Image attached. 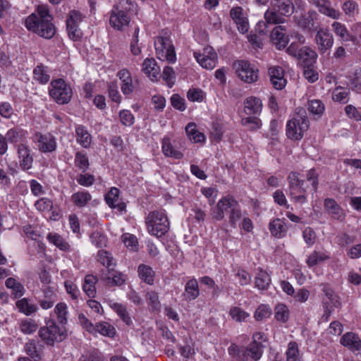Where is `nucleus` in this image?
I'll use <instances>...</instances> for the list:
<instances>
[{"label": "nucleus", "instance_id": "864d4df0", "mask_svg": "<svg viewBox=\"0 0 361 361\" xmlns=\"http://www.w3.org/2000/svg\"><path fill=\"white\" fill-rule=\"evenodd\" d=\"M5 284L8 288L13 290V294L15 298H20L25 293L24 286L13 278L6 279Z\"/></svg>", "mask_w": 361, "mask_h": 361}, {"label": "nucleus", "instance_id": "7c9ffc66", "mask_svg": "<svg viewBox=\"0 0 361 361\" xmlns=\"http://www.w3.org/2000/svg\"><path fill=\"white\" fill-rule=\"evenodd\" d=\"M200 294L197 281L193 278L190 279L185 286L183 295L187 300H194Z\"/></svg>", "mask_w": 361, "mask_h": 361}, {"label": "nucleus", "instance_id": "6e6d98bb", "mask_svg": "<svg viewBox=\"0 0 361 361\" xmlns=\"http://www.w3.org/2000/svg\"><path fill=\"white\" fill-rule=\"evenodd\" d=\"M332 30L335 35L339 37L342 41H348L350 36L347 27L340 22L334 21L331 24Z\"/></svg>", "mask_w": 361, "mask_h": 361}, {"label": "nucleus", "instance_id": "09e8293b", "mask_svg": "<svg viewBox=\"0 0 361 361\" xmlns=\"http://www.w3.org/2000/svg\"><path fill=\"white\" fill-rule=\"evenodd\" d=\"M25 136V131L23 129L16 127L9 129L6 133V138L8 142L11 144H16L20 142Z\"/></svg>", "mask_w": 361, "mask_h": 361}, {"label": "nucleus", "instance_id": "79ce46f5", "mask_svg": "<svg viewBox=\"0 0 361 361\" xmlns=\"http://www.w3.org/2000/svg\"><path fill=\"white\" fill-rule=\"evenodd\" d=\"M185 132L188 138L194 142H202L205 140L204 135L197 130L195 123H189L185 127Z\"/></svg>", "mask_w": 361, "mask_h": 361}, {"label": "nucleus", "instance_id": "0eeeda50", "mask_svg": "<svg viewBox=\"0 0 361 361\" xmlns=\"http://www.w3.org/2000/svg\"><path fill=\"white\" fill-rule=\"evenodd\" d=\"M233 68L238 78L246 83H252L259 78V70L248 61L238 60L233 63Z\"/></svg>", "mask_w": 361, "mask_h": 361}, {"label": "nucleus", "instance_id": "a18cd8bd", "mask_svg": "<svg viewBox=\"0 0 361 361\" xmlns=\"http://www.w3.org/2000/svg\"><path fill=\"white\" fill-rule=\"evenodd\" d=\"M16 305L18 310L25 315H30L35 313L38 310L37 306L30 303L27 298H23L16 301Z\"/></svg>", "mask_w": 361, "mask_h": 361}, {"label": "nucleus", "instance_id": "473e14b6", "mask_svg": "<svg viewBox=\"0 0 361 361\" xmlns=\"http://www.w3.org/2000/svg\"><path fill=\"white\" fill-rule=\"evenodd\" d=\"M272 8L285 16H290L293 11V5L290 0H273Z\"/></svg>", "mask_w": 361, "mask_h": 361}, {"label": "nucleus", "instance_id": "f03ea898", "mask_svg": "<svg viewBox=\"0 0 361 361\" xmlns=\"http://www.w3.org/2000/svg\"><path fill=\"white\" fill-rule=\"evenodd\" d=\"M309 126L306 110L302 107L296 108L293 118L286 124V135L291 140H301Z\"/></svg>", "mask_w": 361, "mask_h": 361}, {"label": "nucleus", "instance_id": "3c124183", "mask_svg": "<svg viewBox=\"0 0 361 361\" xmlns=\"http://www.w3.org/2000/svg\"><path fill=\"white\" fill-rule=\"evenodd\" d=\"M26 353L35 361H39L42 358L41 348H38L34 340H30L25 345Z\"/></svg>", "mask_w": 361, "mask_h": 361}, {"label": "nucleus", "instance_id": "ea45409f", "mask_svg": "<svg viewBox=\"0 0 361 361\" xmlns=\"http://www.w3.org/2000/svg\"><path fill=\"white\" fill-rule=\"evenodd\" d=\"M95 334L99 333L104 336L113 338L116 335L114 326L106 322H97L94 325Z\"/></svg>", "mask_w": 361, "mask_h": 361}, {"label": "nucleus", "instance_id": "9b49d317", "mask_svg": "<svg viewBox=\"0 0 361 361\" xmlns=\"http://www.w3.org/2000/svg\"><path fill=\"white\" fill-rule=\"evenodd\" d=\"M238 202L231 195H226L222 197L216 204V208L212 212L214 219L216 221H221L224 218V214H227L228 216L231 214L233 209H234L237 206Z\"/></svg>", "mask_w": 361, "mask_h": 361}, {"label": "nucleus", "instance_id": "58836bf2", "mask_svg": "<svg viewBox=\"0 0 361 361\" xmlns=\"http://www.w3.org/2000/svg\"><path fill=\"white\" fill-rule=\"evenodd\" d=\"M139 277L145 283L152 285L154 283V271L152 267L145 265L140 264L137 269Z\"/></svg>", "mask_w": 361, "mask_h": 361}, {"label": "nucleus", "instance_id": "39448f33", "mask_svg": "<svg viewBox=\"0 0 361 361\" xmlns=\"http://www.w3.org/2000/svg\"><path fill=\"white\" fill-rule=\"evenodd\" d=\"M288 195L291 200L299 204H303L307 202V192L304 186L305 180H300L296 172H291L288 176Z\"/></svg>", "mask_w": 361, "mask_h": 361}, {"label": "nucleus", "instance_id": "cd10ccee", "mask_svg": "<svg viewBox=\"0 0 361 361\" xmlns=\"http://www.w3.org/2000/svg\"><path fill=\"white\" fill-rule=\"evenodd\" d=\"M341 343L353 351L361 350V340L353 332L345 334L341 338Z\"/></svg>", "mask_w": 361, "mask_h": 361}, {"label": "nucleus", "instance_id": "bb28decb", "mask_svg": "<svg viewBox=\"0 0 361 361\" xmlns=\"http://www.w3.org/2000/svg\"><path fill=\"white\" fill-rule=\"evenodd\" d=\"M269 229L271 234L277 238H283L288 231L284 219L276 218L270 221Z\"/></svg>", "mask_w": 361, "mask_h": 361}, {"label": "nucleus", "instance_id": "774afa93", "mask_svg": "<svg viewBox=\"0 0 361 361\" xmlns=\"http://www.w3.org/2000/svg\"><path fill=\"white\" fill-rule=\"evenodd\" d=\"M109 97L111 99L116 103H120L121 101V96L118 90V84L116 81L111 82L108 85Z\"/></svg>", "mask_w": 361, "mask_h": 361}, {"label": "nucleus", "instance_id": "a211bd4d", "mask_svg": "<svg viewBox=\"0 0 361 361\" xmlns=\"http://www.w3.org/2000/svg\"><path fill=\"white\" fill-rule=\"evenodd\" d=\"M100 279L108 285L121 286L126 281L127 277L121 272L110 269H102L100 274Z\"/></svg>", "mask_w": 361, "mask_h": 361}, {"label": "nucleus", "instance_id": "2f4dec72", "mask_svg": "<svg viewBox=\"0 0 361 361\" xmlns=\"http://www.w3.org/2000/svg\"><path fill=\"white\" fill-rule=\"evenodd\" d=\"M76 140L85 148H88L92 142V136L83 126L75 128Z\"/></svg>", "mask_w": 361, "mask_h": 361}, {"label": "nucleus", "instance_id": "c756f323", "mask_svg": "<svg viewBox=\"0 0 361 361\" xmlns=\"http://www.w3.org/2000/svg\"><path fill=\"white\" fill-rule=\"evenodd\" d=\"M271 281L269 274L266 271L259 269L255 278V287L261 290H267L270 286Z\"/></svg>", "mask_w": 361, "mask_h": 361}, {"label": "nucleus", "instance_id": "052dcab7", "mask_svg": "<svg viewBox=\"0 0 361 361\" xmlns=\"http://www.w3.org/2000/svg\"><path fill=\"white\" fill-rule=\"evenodd\" d=\"M244 214L241 211L240 206L238 203L235 208L228 216V222L233 228H236L238 223L243 218Z\"/></svg>", "mask_w": 361, "mask_h": 361}, {"label": "nucleus", "instance_id": "49530a36", "mask_svg": "<svg viewBox=\"0 0 361 361\" xmlns=\"http://www.w3.org/2000/svg\"><path fill=\"white\" fill-rule=\"evenodd\" d=\"M47 238L49 243L54 244L61 250L66 251L70 248L69 244L58 233H49Z\"/></svg>", "mask_w": 361, "mask_h": 361}, {"label": "nucleus", "instance_id": "423d86ee", "mask_svg": "<svg viewBox=\"0 0 361 361\" xmlns=\"http://www.w3.org/2000/svg\"><path fill=\"white\" fill-rule=\"evenodd\" d=\"M40 338L47 345H53L55 342H61L66 338V329L59 326L53 320L47 323V326L40 328L38 332Z\"/></svg>", "mask_w": 361, "mask_h": 361}, {"label": "nucleus", "instance_id": "de8ad7c7", "mask_svg": "<svg viewBox=\"0 0 361 361\" xmlns=\"http://www.w3.org/2000/svg\"><path fill=\"white\" fill-rule=\"evenodd\" d=\"M34 79L42 84H46L50 79L47 68L42 64L37 66L33 71Z\"/></svg>", "mask_w": 361, "mask_h": 361}, {"label": "nucleus", "instance_id": "4468645a", "mask_svg": "<svg viewBox=\"0 0 361 361\" xmlns=\"http://www.w3.org/2000/svg\"><path fill=\"white\" fill-rule=\"evenodd\" d=\"M193 55L199 64L204 68L212 70L216 66L217 54L211 47L204 48L202 54L195 51Z\"/></svg>", "mask_w": 361, "mask_h": 361}, {"label": "nucleus", "instance_id": "bf43d9fd", "mask_svg": "<svg viewBox=\"0 0 361 361\" xmlns=\"http://www.w3.org/2000/svg\"><path fill=\"white\" fill-rule=\"evenodd\" d=\"M241 123L250 130H256L261 127V121L256 116H247L243 118Z\"/></svg>", "mask_w": 361, "mask_h": 361}, {"label": "nucleus", "instance_id": "6e6552de", "mask_svg": "<svg viewBox=\"0 0 361 361\" xmlns=\"http://www.w3.org/2000/svg\"><path fill=\"white\" fill-rule=\"evenodd\" d=\"M125 4H130V0H121L118 4L114 6L110 18L109 23L115 29L122 30L124 27L128 25L130 18L128 13L121 8Z\"/></svg>", "mask_w": 361, "mask_h": 361}, {"label": "nucleus", "instance_id": "69168bd1", "mask_svg": "<svg viewBox=\"0 0 361 361\" xmlns=\"http://www.w3.org/2000/svg\"><path fill=\"white\" fill-rule=\"evenodd\" d=\"M308 110L313 114L321 116L324 111V105L320 100H310L308 102Z\"/></svg>", "mask_w": 361, "mask_h": 361}, {"label": "nucleus", "instance_id": "f3484780", "mask_svg": "<svg viewBox=\"0 0 361 361\" xmlns=\"http://www.w3.org/2000/svg\"><path fill=\"white\" fill-rule=\"evenodd\" d=\"M322 291L324 293L322 304L325 314L329 316L334 308H340L341 303L339 301L338 295L328 286H324Z\"/></svg>", "mask_w": 361, "mask_h": 361}, {"label": "nucleus", "instance_id": "aec40b11", "mask_svg": "<svg viewBox=\"0 0 361 361\" xmlns=\"http://www.w3.org/2000/svg\"><path fill=\"white\" fill-rule=\"evenodd\" d=\"M270 38L278 49L285 48L289 41L286 26L276 25L271 31Z\"/></svg>", "mask_w": 361, "mask_h": 361}, {"label": "nucleus", "instance_id": "dca6fc26", "mask_svg": "<svg viewBox=\"0 0 361 361\" xmlns=\"http://www.w3.org/2000/svg\"><path fill=\"white\" fill-rule=\"evenodd\" d=\"M35 142L37 144L39 152L42 153L53 152L57 147L56 137L51 133H36Z\"/></svg>", "mask_w": 361, "mask_h": 361}, {"label": "nucleus", "instance_id": "f257e3e1", "mask_svg": "<svg viewBox=\"0 0 361 361\" xmlns=\"http://www.w3.org/2000/svg\"><path fill=\"white\" fill-rule=\"evenodd\" d=\"M53 17L47 6H38L36 12L27 17L25 27L30 31L45 39L52 38L56 28L52 23Z\"/></svg>", "mask_w": 361, "mask_h": 361}, {"label": "nucleus", "instance_id": "e433bc0d", "mask_svg": "<svg viewBox=\"0 0 361 361\" xmlns=\"http://www.w3.org/2000/svg\"><path fill=\"white\" fill-rule=\"evenodd\" d=\"M97 282V278L93 275L88 274L85 276L84 283L82 285L83 291L89 298H94L96 295L95 285Z\"/></svg>", "mask_w": 361, "mask_h": 361}, {"label": "nucleus", "instance_id": "4be33fe9", "mask_svg": "<svg viewBox=\"0 0 361 361\" xmlns=\"http://www.w3.org/2000/svg\"><path fill=\"white\" fill-rule=\"evenodd\" d=\"M117 77L121 81V89L122 92L126 95L131 94L135 87V83L137 80H135L134 82L131 74L128 69L119 71L117 73Z\"/></svg>", "mask_w": 361, "mask_h": 361}, {"label": "nucleus", "instance_id": "6ab92c4d", "mask_svg": "<svg viewBox=\"0 0 361 361\" xmlns=\"http://www.w3.org/2000/svg\"><path fill=\"white\" fill-rule=\"evenodd\" d=\"M42 295L37 298V302L42 309L49 310L57 302V293L49 286H42Z\"/></svg>", "mask_w": 361, "mask_h": 361}, {"label": "nucleus", "instance_id": "37998d69", "mask_svg": "<svg viewBox=\"0 0 361 361\" xmlns=\"http://www.w3.org/2000/svg\"><path fill=\"white\" fill-rule=\"evenodd\" d=\"M350 90L341 86L336 87L332 92V99L341 104H346L349 101Z\"/></svg>", "mask_w": 361, "mask_h": 361}, {"label": "nucleus", "instance_id": "c85d7f7f", "mask_svg": "<svg viewBox=\"0 0 361 361\" xmlns=\"http://www.w3.org/2000/svg\"><path fill=\"white\" fill-rule=\"evenodd\" d=\"M142 71L151 78L157 80L160 72V68L157 65L154 59L147 58L142 63Z\"/></svg>", "mask_w": 361, "mask_h": 361}, {"label": "nucleus", "instance_id": "412c9836", "mask_svg": "<svg viewBox=\"0 0 361 361\" xmlns=\"http://www.w3.org/2000/svg\"><path fill=\"white\" fill-rule=\"evenodd\" d=\"M120 191L117 188L113 187L105 195L106 204L112 209H116L120 213L125 212L126 204L119 197Z\"/></svg>", "mask_w": 361, "mask_h": 361}, {"label": "nucleus", "instance_id": "4d7b16f0", "mask_svg": "<svg viewBox=\"0 0 361 361\" xmlns=\"http://www.w3.org/2000/svg\"><path fill=\"white\" fill-rule=\"evenodd\" d=\"M74 163L75 167L81 170L82 173L85 172L90 166L87 155L82 152H76Z\"/></svg>", "mask_w": 361, "mask_h": 361}, {"label": "nucleus", "instance_id": "ddd939ff", "mask_svg": "<svg viewBox=\"0 0 361 361\" xmlns=\"http://www.w3.org/2000/svg\"><path fill=\"white\" fill-rule=\"evenodd\" d=\"M16 149L20 168L25 171L32 169L34 159L30 147L25 143L16 144Z\"/></svg>", "mask_w": 361, "mask_h": 361}, {"label": "nucleus", "instance_id": "c9c22d12", "mask_svg": "<svg viewBox=\"0 0 361 361\" xmlns=\"http://www.w3.org/2000/svg\"><path fill=\"white\" fill-rule=\"evenodd\" d=\"M263 345L260 342H251L246 348L244 355L250 356L252 360H259L263 353Z\"/></svg>", "mask_w": 361, "mask_h": 361}, {"label": "nucleus", "instance_id": "338daca9", "mask_svg": "<svg viewBox=\"0 0 361 361\" xmlns=\"http://www.w3.org/2000/svg\"><path fill=\"white\" fill-rule=\"evenodd\" d=\"M229 314L233 319L240 322L245 321L249 317V314L240 307H233L230 310Z\"/></svg>", "mask_w": 361, "mask_h": 361}, {"label": "nucleus", "instance_id": "f8f14e48", "mask_svg": "<svg viewBox=\"0 0 361 361\" xmlns=\"http://www.w3.org/2000/svg\"><path fill=\"white\" fill-rule=\"evenodd\" d=\"M334 36L327 27L319 28L315 35L317 51L322 55L328 53L334 45Z\"/></svg>", "mask_w": 361, "mask_h": 361}, {"label": "nucleus", "instance_id": "2eb2a0df", "mask_svg": "<svg viewBox=\"0 0 361 361\" xmlns=\"http://www.w3.org/2000/svg\"><path fill=\"white\" fill-rule=\"evenodd\" d=\"M180 145V139L172 140L169 137L165 136L161 140L162 152L166 157L180 159L183 157V154L178 147Z\"/></svg>", "mask_w": 361, "mask_h": 361}, {"label": "nucleus", "instance_id": "4c0bfd02", "mask_svg": "<svg viewBox=\"0 0 361 361\" xmlns=\"http://www.w3.org/2000/svg\"><path fill=\"white\" fill-rule=\"evenodd\" d=\"M317 59V53L310 47L300 48V53L298 59L304 63V65L312 66Z\"/></svg>", "mask_w": 361, "mask_h": 361}, {"label": "nucleus", "instance_id": "e2e57ef3", "mask_svg": "<svg viewBox=\"0 0 361 361\" xmlns=\"http://www.w3.org/2000/svg\"><path fill=\"white\" fill-rule=\"evenodd\" d=\"M342 9L347 16L353 17L358 13V4L355 1L346 0L342 5Z\"/></svg>", "mask_w": 361, "mask_h": 361}, {"label": "nucleus", "instance_id": "b1692460", "mask_svg": "<svg viewBox=\"0 0 361 361\" xmlns=\"http://www.w3.org/2000/svg\"><path fill=\"white\" fill-rule=\"evenodd\" d=\"M311 4L316 6L319 11L333 19H339L341 13L339 11L331 7V3L329 0H311Z\"/></svg>", "mask_w": 361, "mask_h": 361}, {"label": "nucleus", "instance_id": "8fccbe9b", "mask_svg": "<svg viewBox=\"0 0 361 361\" xmlns=\"http://www.w3.org/2000/svg\"><path fill=\"white\" fill-rule=\"evenodd\" d=\"M329 258V255L325 252L314 250L308 256L306 263L309 267H312Z\"/></svg>", "mask_w": 361, "mask_h": 361}, {"label": "nucleus", "instance_id": "393cba45", "mask_svg": "<svg viewBox=\"0 0 361 361\" xmlns=\"http://www.w3.org/2000/svg\"><path fill=\"white\" fill-rule=\"evenodd\" d=\"M270 81L273 87L276 90H282L286 85L284 78V71L280 66H272L268 70Z\"/></svg>", "mask_w": 361, "mask_h": 361}, {"label": "nucleus", "instance_id": "13d9d810", "mask_svg": "<svg viewBox=\"0 0 361 361\" xmlns=\"http://www.w3.org/2000/svg\"><path fill=\"white\" fill-rule=\"evenodd\" d=\"M37 324L32 319H25L19 323V329L25 334H30L37 329Z\"/></svg>", "mask_w": 361, "mask_h": 361}, {"label": "nucleus", "instance_id": "9d476101", "mask_svg": "<svg viewBox=\"0 0 361 361\" xmlns=\"http://www.w3.org/2000/svg\"><path fill=\"white\" fill-rule=\"evenodd\" d=\"M85 15L77 10H71L66 20V30L70 39L73 41H78L82 36V32L79 25L85 18Z\"/></svg>", "mask_w": 361, "mask_h": 361}, {"label": "nucleus", "instance_id": "5fc2aeb1", "mask_svg": "<svg viewBox=\"0 0 361 361\" xmlns=\"http://www.w3.org/2000/svg\"><path fill=\"white\" fill-rule=\"evenodd\" d=\"M274 316L277 321L286 322L290 316L288 307L284 304H278L274 308Z\"/></svg>", "mask_w": 361, "mask_h": 361}, {"label": "nucleus", "instance_id": "72a5a7b5", "mask_svg": "<svg viewBox=\"0 0 361 361\" xmlns=\"http://www.w3.org/2000/svg\"><path fill=\"white\" fill-rule=\"evenodd\" d=\"M262 107V101L255 97H250L245 102V111L247 114H257Z\"/></svg>", "mask_w": 361, "mask_h": 361}, {"label": "nucleus", "instance_id": "f704fd0d", "mask_svg": "<svg viewBox=\"0 0 361 361\" xmlns=\"http://www.w3.org/2000/svg\"><path fill=\"white\" fill-rule=\"evenodd\" d=\"M71 201L78 207H84L92 200V195L88 191L81 190L71 195Z\"/></svg>", "mask_w": 361, "mask_h": 361}, {"label": "nucleus", "instance_id": "1a4fd4ad", "mask_svg": "<svg viewBox=\"0 0 361 361\" xmlns=\"http://www.w3.org/2000/svg\"><path fill=\"white\" fill-rule=\"evenodd\" d=\"M154 47L157 57L169 63L176 61L174 47L168 37L159 36L154 41Z\"/></svg>", "mask_w": 361, "mask_h": 361}, {"label": "nucleus", "instance_id": "a878e982", "mask_svg": "<svg viewBox=\"0 0 361 361\" xmlns=\"http://www.w3.org/2000/svg\"><path fill=\"white\" fill-rule=\"evenodd\" d=\"M230 15L237 25L238 30L240 32L244 34L248 31L249 24L241 7L237 6L233 8L230 11Z\"/></svg>", "mask_w": 361, "mask_h": 361}, {"label": "nucleus", "instance_id": "7ed1b4c3", "mask_svg": "<svg viewBox=\"0 0 361 361\" xmlns=\"http://www.w3.org/2000/svg\"><path fill=\"white\" fill-rule=\"evenodd\" d=\"M147 230L152 235L161 237L169 230V222L163 211H153L145 219Z\"/></svg>", "mask_w": 361, "mask_h": 361}, {"label": "nucleus", "instance_id": "603ef678", "mask_svg": "<svg viewBox=\"0 0 361 361\" xmlns=\"http://www.w3.org/2000/svg\"><path fill=\"white\" fill-rule=\"evenodd\" d=\"M54 314L56 317L57 321L61 325H65L67 323V305L64 302H59L56 304L54 310Z\"/></svg>", "mask_w": 361, "mask_h": 361}, {"label": "nucleus", "instance_id": "20e7f679", "mask_svg": "<svg viewBox=\"0 0 361 361\" xmlns=\"http://www.w3.org/2000/svg\"><path fill=\"white\" fill-rule=\"evenodd\" d=\"M49 96L59 104H68L73 96L69 84L61 78L53 80L49 87Z\"/></svg>", "mask_w": 361, "mask_h": 361}, {"label": "nucleus", "instance_id": "0e129e2a", "mask_svg": "<svg viewBox=\"0 0 361 361\" xmlns=\"http://www.w3.org/2000/svg\"><path fill=\"white\" fill-rule=\"evenodd\" d=\"M286 360L287 361H296L299 355L298 345L296 342L291 341L288 345L286 350Z\"/></svg>", "mask_w": 361, "mask_h": 361}, {"label": "nucleus", "instance_id": "c03bdc74", "mask_svg": "<svg viewBox=\"0 0 361 361\" xmlns=\"http://www.w3.org/2000/svg\"><path fill=\"white\" fill-rule=\"evenodd\" d=\"M111 307L114 310L118 316L125 322L128 326L133 324L131 317L127 311V307L121 303L114 302L111 305Z\"/></svg>", "mask_w": 361, "mask_h": 361}, {"label": "nucleus", "instance_id": "680f3d73", "mask_svg": "<svg viewBox=\"0 0 361 361\" xmlns=\"http://www.w3.org/2000/svg\"><path fill=\"white\" fill-rule=\"evenodd\" d=\"M97 257L98 261L106 267L104 269H110L111 266L114 264L112 262L113 257L107 251L103 250H99L97 252Z\"/></svg>", "mask_w": 361, "mask_h": 361}, {"label": "nucleus", "instance_id": "5701e85b", "mask_svg": "<svg viewBox=\"0 0 361 361\" xmlns=\"http://www.w3.org/2000/svg\"><path fill=\"white\" fill-rule=\"evenodd\" d=\"M324 207L331 218L341 221L344 220L345 217V212L335 200L326 198L324 202Z\"/></svg>", "mask_w": 361, "mask_h": 361}, {"label": "nucleus", "instance_id": "a19ab883", "mask_svg": "<svg viewBox=\"0 0 361 361\" xmlns=\"http://www.w3.org/2000/svg\"><path fill=\"white\" fill-rule=\"evenodd\" d=\"M284 15L279 13L274 8L268 9L264 13V19L267 24H282L286 22Z\"/></svg>", "mask_w": 361, "mask_h": 361}]
</instances>
